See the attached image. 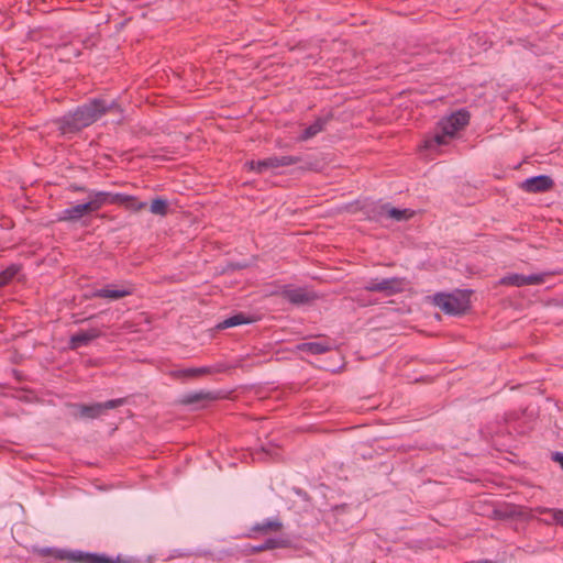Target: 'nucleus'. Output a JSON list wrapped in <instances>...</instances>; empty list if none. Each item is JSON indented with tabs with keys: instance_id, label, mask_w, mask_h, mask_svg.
I'll return each instance as SVG.
<instances>
[{
	"instance_id": "obj_8",
	"label": "nucleus",
	"mask_w": 563,
	"mask_h": 563,
	"mask_svg": "<svg viewBox=\"0 0 563 563\" xmlns=\"http://www.w3.org/2000/svg\"><path fill=\"white\" fill-rule=\"evenodd\" d=\"M542 283H544V274L522 275L512 273L504 276L499 280V285L514 287H522L526 285H540Z\"/></svg>"
},
{
	"instance_id": "obj_6",
	"label": "nucleus",
	"mask_w": 563,
	"mask_h": 563,
	"mask_svg": "<svg viewBox=\"0 0 563 563\" xmlns=\"http://www.w3.org/2000/svg\"><path fill=\"white\" fill-rule=\"evenodd\" d=\"M406 282L401 277L385 278L380 282L371 280L364 286L366 291L383 292L386 296H393L405 290Z\"/></svg>"
},
{
	"instance_id": "obj_7",
	"label": "nucleus",
	"mask_w": 563,
	"mask_h": 563,
	"mask_svg": "<svg viewBox=\"0 0 563 563\" xmlns=\"http://www.w3.org/2000/svg\"><path fill=\"white\" fill-rule=\"evenodd\" d=\"M468 119L470 117L467 112L457 111L441 120L438 124V129L444 131V134L454 137L457 131L468 124Z\"/></svg>"
},
{
	"instance_id": "obj_11",
	"label": "nucleus",
	"mask_w": 563,
	"mask_h": 563,
	"mask_svg": "<svg viewBox=\"0 0 563 563\" xmlns=\"http://www.w3.org/2000/svg\"><path fill=\"white\" fill-rule=\"evenodd\" d=\"M133 294L132 287L115 288L114 285H107L92 291L90 298H106L110 300H119Z\"/></svg>"
},
{
	"instance_id": "obj_15",
	"label": "nucleus",
	"mask_w": 563,
	"mask_h": 563,
	"mask_svg": "<svg viewBox=\"0 0 563 563\" xmlns=\"http://www.w3.org/2000/svg\"><path fill=\"white\" fill-rule=\"evenodd\" d=\"M283 522L279 519H266L263 522L255 523L251 527L249 537L255 534H267L269 532H279L283 529Z\"/></svg>"
},
{
	"instance_id": "obj_21",
	"label": "nucleus",
	"mask_w": 563,
	"mask_h": 563,
	"mask_svg": "<svg viewBox=\"0 0 563 563\" xmlns=\"http://www.w3.org/2000/svg\"><path fill=\"white\" fill-rule=\"evenodd\" d=\"M327 121L328 120L324 118H318L312 124H310L308 128H306L303 130V132L299 139L301 141H307V140L316 136L318 133H320L324 129Z\"/></svg>"
},
{
	"instance_id": "obj_19",
	"label": "nucleus",
	"mask_w": 563,
	"mask_h": 563,
	"mask_svg": "<svg viewBox=\"0 0 563 563\" xmlns=\"http://www.w3.org/2000/svg\"><path fill=\"white\" fill-rule=\"evenodd\" d=\"M289 545V541L287 539L282 538H268L262 544L252 548L253 553L263 552L267 550L274 549H285Z\"/></svg>"
},
{
	"instance_id": "obj_4",
	"label": "nucleus",
	"mask_w": 563,
	"mask_h": 563,
	"mask_svg": "<svg viewBox=\"0 0 563 563\" xmlns=\"http://www.w3.org/2000/svg\"><path fill=\"white\" fill-rule=\"evenodd\" d=\"M433 303L444 313L452 316H461L468 309V298L464 294H435Z\"/></svg>"
},
{
	"instance_id": "obj_24",
	"label": "nucleus",
	"mask_w": 563,
	"mask_h": 563,
	"mask_svg": "<svg viewBox=\"0 0 563 563\" xmlns=\"http://www.w3.org/2000/svg\"><path fill=\"white\" fill-rule=\"evenodd\" d=\"M150 211L153 213V214H157V216H166L167 214V211H168V203L165 199L163 198H156L154 199L152 202H151V206H150Z\"/></svg>"
},
{
	"instance_id": "obj_9",
	"label": "nucleus",
	"mask_w": 563,
	"mask_h": 563,
	"mask_svg": "<svg viewBox=\"0 0 563 563\" xmlns=\"http://www.w3.org/2000/svg\"><path fill=\"white\" fill-rule=\"evenodd\" d=\"M553 186V179L547 175H539L528 178L520 185L522 190L533 194L549 191Z\"/></svg>"
},
{
	"instance_id": "obj_5",
	"label": "nucleus",
	"mask_w": 563,
	"mask_h": 563,
	"mask_svg": "<svg viewBox=\"0 0 563 563\" xmlns=\"http://www.w3.org/2000/svg\"><path fill=\"white\" fill-rule=\"evenodd\" d=\"M301 159L298 156H290V155L272 156V157H267L265 159L257 161V162H254V161L247 162L246 166H249V168L251 170H255L257 173H263L267 169H276L279 167L295 165V164L299 163Z\"/></svg>"
},
{
	"instance_id": "obj_31",
	"label": "nucleus",
	"mask_w": 563,
	"mask_h": 563,
	"mask_svg": "<svg viewBox=\"0 0 563 563\" xmlns=\"http://www.w3.org/2000/svg\"><path fill=\"white\" fill-rule=\"evenodd\" d=\"M553 460L559 462L562 470H563V453H560V452H556L554 455H553Z\"/></svg>"
},
{
	"instance_id": "obj_18",
	"label": "nucleus",
	"mask_w": 563,
	"mask_h": 563,
	"mask_svg": "<svg viewBox=\"0 0 563 563\" xmlns=\"http://www.w3.org/2000/svg\"><path fill=\"white\" fill-rule=\"evenodd\" d=\"M297 350L317 355L329 352L331 344L328 342H303L297 345Z\"/></svg>"
},
{
	"instance_id": "obj_17",
	"label": "nucleus",
	"mask_w": 563,
	"mask_h": 563,
	"mask_svg": "<svg viewBox=\"0 0 563 563\" xmlns=\"http://www.w3.org/2000/svg\"><path fill=\"white\" fill-rule=\"evenodd\" d=\"M382 211L380 214H386L388 218L395 220V221H405L409 220L413 217L415 211L410 209H397L395 207H391L390 205L386 203L380 207Z\"/></svg>"
},
{
	"instance_id": "obj_2",
	"label": "nucleus",
	"mask_w": 563,
	"mask_h": 563,
	"mask_svg": "<svg viewBox=\"0 0 563 563\" xmlns=\"http://www.w3.org/2000/svg\"><path fill=\"white\" fill-rule=\"evenodd\" d=\"M34 552L42 559L66 561L68 563H122L121 559L112 560L104 554L69 551L57 548H38Z\"/></svg>"
},
{
	"instance_id": "obj_30",
	"label": "nucleus",
	"mask_w": 563,
	"mask_h": 563,
	"mask_svg": "<svg viewBox=\"0 0 563 563\" xmlns=\"http://www.w3.org/2000/svg\"><path fill=\"white\" fill-rule=\"evenodd\" d=\"M126 196L128 195H124V194H112V192H109V197H108L109 203L124 206Z\"/></svg>"
},
{
	"instance_id": "obj_26",
	"label": "nucleus",
	"mask_w": 563,
	"mask_h": 563,
	"mask_svg": "<svg viewBox=\"0 0 563 563\" xmlns=\"http://www.w3.org/2000/svg\"><path fill=\"white\" fill-rule=\"evenodd\" d=\"M147 206L146 202H143V201H139L135 197L133 196H126V199H125V202H124V207L129 210H133V211H141L143 209H145Z\"/></svg>"
},
{
	"instance_id": "obj_27",
	"label": "nucleus",
	"mask_w": 563,
	"mask_h": 563,
	"mask_svg": "<svg viewBox=\"0 0 563 563\" xmlns=\"http://www.w3.org/2000/svg\"><path fill=\"white\" fill-rule=\"evenodd\" d=\"M278 457L277 448H262L261 451L256 452L257 460H276Z\"/></svg>"
},
{
	"instance_id": "obj_13",
	"label": "nucleus",
	"mask_w": 563,
	"mask_h": 563,
	"mask_svg": "<svg viewBox=\"0 0 563 563\" xmlns=\"http://www.w3.org/2000/svg\"><path fill=\"white\" fill-rule=\"evenodd\" d=\"M219 399V395L210 390H198L187 393L181 396L179 404L185 406L196 405L202 401H213Z\"/></svg>"
},
{
	"instance_id": "obj_23",
	"label": "nucleus",
	"mask_w": 563,
	"mask_h": 563,
	"mask_svg": "<svg viewBox=\"0 0 563 563\" xmlns=\"http://www.w3.org/2000/svg\"><path fill=\"white\" fill-rule=\"evenodd\" d=\"M250 322H251V320L247 319L243 313H238V314H234V316H232L230 318H227L225 320L220 322L217 325V328L218 329H227V328H231V327L246 324V323H250Z\"/></svg>"
},
{
	"instance_id": "obj_34",
	"label": "nucleus",
	"mask_w": 563,
	"mask_h": 563,
	"mask_svg": "<svg viewBox=\"0 0 563 563\" xmlns=\"http://www.w3.org/2000/svg\"><path fill=\"white\" fill-rule=\"evenodd\" d=\"M548 517L545 519L551 520V516L547 515Z\"/></svg>"
},
{
	"instance_id": "obj_20",
	"label": "nucleus",
	"mask_w": 563,
	"mask_h": 563,
	"mask_svg": "<svg viewBox=\"0 0 563 563\" xmlns=\"http://www.w3.org/2000/svg\"><path fill=\"white\" fill-rule=\"evenodd\" d=\"M109 192L107 191H93L90 194V200L87 202L90 212H96L101 209L104 205L109 203Z\"/></svg>"
},
{
	"instance_id": "obj_29",
	"label": "nucleus",
	"mask_w": 563,
	"mask_h": 563,
	"mask_svg": "<svg viewBox=\"0 0 563 563\" xmlns=\"http://www.w3.org/2000/svg\"><path fill=\"white\" fill-rule=\"evenodd\" d=\"M558 508H547V507H542V506H538L536 508H532L530 511H531V515L528 516L529 519H534L536 516L533 514H537V515H549L551 516V519L553 518V512L556 511Z\"/></svg>"
},
{
	"instance_id": "obj_28",
	"label": "nucleus",
	"mask_w": 563,
	"mask_h": 563,
	"mask_svg": "<svg viewBox=\"0 0 563 563\" xmlns=\"http://www.w3.org/2000/svg\"><path fill=\"white\" fill-rule=\"evenodd\" d=\"M540 522L551 526V525H559L563 527V509H556L555 512H553V518L551 520L548 519H539Z\"/></svg>"
},
{
	"instance_id": "obj_10",
	"label": "nucleus",
	"mask_w": 563,
	"mask_h": 563,
	"mask_svg": "<svg viewBox=\"0 0 563 563\" xmlns=\"http://www.w3.org/2000/svg\"><path fill=\"white\" fill-rule=\"evenodd\" d=\"M229 367L219 364L217 366H203V367H192L186 369H177L170 372V376L175 378H194L202 375H209L213 373H221L227 371Z\"/></svg>"
},
{
	"instance_id": "obj_25",
	"label": "nucleus",
	"mask_w": 563,
	"mask_h": 563,
	"mask_svg": "<svg viewBox=\"0 0 563 563\" xmlns=\"http://www.w3.org/2000/svg\"><path fill=\"white\" fill-rule=\"evenodd\" d=\"M19 267L16 265H11L4 271L0 272V287L8 285L12 278L18 274Z\"/></svg>"
},
{
	"instance_id": "obj_1",
	"label": "nucleus",
	"mask_w": 563,
	"mask_h": 563,
	"mask_svg": "<svg viewBox=\"0 0 563 563\" xmlns=\"http://www.w3.org/2000/svg\"><path fill=\"white\" fill-rule=\"evenodd\" d=\"M114 107V102L108 104L102 99H92L78 107L74 112H69L57 119L56 124L58 125V130L62 134L77 133L95 123L102 115L110 112Z\"/></svg>"
},
{
	"instance_id": "obj_12",
	"label": "nucleus",
	"mask_w": 563,
	"mask_h": 563,
	"mask_svg": "<svg viewBox=\"0 0 563 563\" xmlns=\"http://www.w3.org/2000/svg\"><path fill=\"white\" fill-rule=\"evenodd\" d=\"M282 296L294 305H305L317 298V296L305 288H286Z\"/></svg>"
},
{
	"instance_id": "obj_32",
	"label": "nucleus",
	"mask_w": 563,
	"mask_h": 563,
	"mask_svg": "<svg viewBox=\"0 0 563 563\" xmlns=\"http://www.w3.org/2000/svg\"><path fill=\"white\" fill-rule=\"evenodd\" d=\"M515 512H510V514H507V515H500L499 517H510V516H514Z\"/></svg>"
},
{
	"instance_id": "obj_14",
	"label": "nucleus",
	"mask_w": 563,
	"mask_h": 563,
	"mask_svg": "<svg viewBox=\"0 0 563 563\" xmlns=\"http://www.w3.org/2000/svg\"><path fill=\"white\" fill-rule=\"evenodd\" d=\"M101 331L99 329L92 328L87 331H80L74 335L70 336L69 340V347L71 350H76L80 346H85L89 344L95 339H98L101 336Z\"/></svg>"
},
{
	"instance_id": "obj_16",
	"label": "nucleus",
	"mask_w": 563,
	"mask_h": 563,
	"mask_svg": "<svg viewBox=\"0 0 563 563\" xmlns=\"http://www.w3.org/2000/svg\"><path fill=\"white\" fill-rule=\"evenodd\" d=\"M91 213L87 202L71 206L62 211L58 220L66 222H75L80 220L84 216Z\"/></svg>"
},
{
	"instance_id": "obj_33",
	"label": "nucleus",
	"mask_w": 563,
	"mask_h": 563,
	"mask_svg": "<svg viewBox=\"0 0 563 563\" xmlns=\"http://www.w3.org/2000/svg\"><path fill=\"white\" fill-rule=\"evenodd\" d=\"M75 190H80V191H82V190H85V188H84V187H76V188H75Z\"/></svg>"
},
{
	"instance_id": "obj_22",
	"label": "nucleus",
	"mask_w": 563,
	"mask_h": 563,
	"mask_svg": "<svg viewBox=\"0 0 563 563\" xmlns=\"http://www.w3.org/2000/svg\"><path fill=\"white\" fill-rule=\"evenodd\" d=\"M452 137L444 134V131L438 129L433 136L424 141V147L431 150L433 147L446 145Z\"/></svg>"
},
{
	"instance_id": "obj_3",
	"label": "nucleus",
	"mask_w": 563,
	"mask_h": 563,
	"mask_svg": "<svg viewBox=\"0 0 563 563\" xmlns=\"http://www.w3.org/2000/svg\"><path fill=\"white\" fill-rule=\"evenodd\" d=\"M125 404L124 398L111 399L106 402H96L91 405L70 404L73 417L76 419H97L104 415L107 410L118 408Z\"/></svg>"
}]
</instances>
